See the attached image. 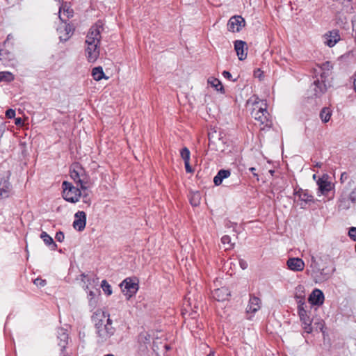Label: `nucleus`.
Here are the masks:
<instances>
[{
	"mask_svg": "<svg viewBox=\"0 0 356 356\" xmlns=\"http://www.w3.org/2000/svg\"><path fill=\"white\" fill-rule=\"evenodd\" d=\"M103 24L97 22L89 29L85 41V56L89 63H95L99 56L101 33Z\"/></svg>",
	"mask_w": 356,
	"mask_h": 356,
	"instance_id": "obj_1",
	"label": "nucleus"
},
{
	"mask_svg": "<svg viewBox=\"0 0 356 356\" xmlns=\"http://www.w3.org/2000/svg\"><path fill=\"white\" fill-rule=\"evenodd\" d=\"M93 321L97 330L99 342H106L114 335L115 329L112 325V321L110 319L108 314L97 312L94 316Z\"/></svg>",
	"mask_w": 356,
	"mask_h": 356,
	"instance_id": "obj_2",
	"label": "nucleus"
},
{
	"mask_svg": "<svg viewBox=\"0 0 356 356\" xmlns=\"http://www.w3.org/2000/svg\"><path fill=\"white\" fill-rule=\"evenodd\" d=\"M248 104H252L251 115L261 124L270 126L269 113L267 111V104L264 100L259 99L257 97H251L248 102Z\"/></svg>",
	"mask_w": 356,
	"mask_h": 356,
	"instance_id": "obj_3",
	"label": "nucleus"
},
{
	"mask_svg": "<svg viewBox=\"0 0 356 356\" xmlns=\"http://www.w3.org/2000/svg\"><path fill=\"white\" fill-rule=\"evenodd\" d=\"M70 177L83 191V202L86 203H90V199L88 198V194L85 193V191L89 188L92 185L89 175L81 166L78 164H74L70 170Z\"/></svg>",
	"mask_w": 356,
	"mask_h": 356,
	"instance_id": "obj_4",
	"label": "nucleus"
},
{
	"mask_svg": "<svg viewBox=\"0 0 356 356\" xmlns=\"http://www.w3.org/2000/svg\"><path fill=\"white\" fill-rule=\"evenodd\" d=\"M63 198L70 202H76L79 200L81 195L80 190L74 186L68 181H63Z\"/></svg>",
	"mask_w": 356,
	"mask_h": 356,
	"instance_id": "obj_5",
	"label": "nucleus"
},
{
	"mask_svg": "<svg viewBox=\"0 0 356 356\" xmlns=\"http://www.w3.org/2000/svg\"><path fill=\"white\" fill-rule=\"evenodd\" d=\"M122 292L127 299L131 298L138 290V282L131 277H127L120 284Z\"/></svg>",
	"mask_w": 356,
	"mask_h": 356,
	"instance_id": "obj_6",
	"label": "nucleus"
},
{
	"mask_svg": "<svg viewBox=\"0 0 356 356\" xmlns=\"http://www.w3.org/2000/svg\"><path fill=\"white\" fill-rule=\"evenodd\" d=\"M298 314L302 322V326L305 332L309 334L312 332V319L308 315L307 312L304 308V304L298 305Z\"/></svg>",
	"mask_w": 356,
	"mask_h": 356,
	"instance_id": "obj_7",
	"label": "nucleus"
},
{
	"mask_svg": "<svg viewBox=\"0 0 356 356\" xmlns=\"http://www.w3.org/2000/svg\"><path fill=\"white\" fill-rule=\"evenodd\" d=\"M316 183L318 186V191L323 195H327L334 188V184L330 180V177L327 174H324L320 177Z\"/></svg>",
	"mask_w": 356,
	"mask_h": 356,
	"instance_id": "obj_8",
	"label": "nucleus"
},
{
	"mask_svg": "<svg viewBox=\"0 0 356 356\" xmlns=\"http://www.w3.org/2000/svg\"><path fill=\"white\" fill-rule=\"evenodd\" d=\"M245 19L241 16H233L228 21L227 29L233 33L239 32L245 26Z\"/></svg>",
	"mask_w": 356,
	"mask_h": 356,
	"instance_id": "obj_9",
	"label": "nucleus"
},
{
	"mask_svg": "<svg viewBox=\"0 0 356 356\" xmlns=\"http://www.w3.org/2000/svg\"><path fill=\"white\" fill-rule=\"evenodd\" d=\"M86 225V214L83 211H79L74 214L73 227L79 232L83 231Z\"/></svg>",
	"mask_w": 356,
	"mask_h": 356,
	"instance_id": "obj_10",
	"label": "nucleus"
},
{
	"mask_svg": "<svg viewBox=\"0 0 356 356\" xmlns=\"http://www.w3.org/2000/svg\"><path fill=\"white\" fill-rule=\"evenodd\" d=\"M74 28L70 24L62 23L57 29L61 41H67L73 34Z\"/></svg>",
	"mask_w": 356,
	"mask_h": 356,
	"instance_id": "obj_11",
	"label": "nucleus"
},
{
	"mask_svg": "<svg viewBox=\"0 0 356 356\" xmlns=\"http://www.w3.org/2000/svg\"><path fill=\"white\" fill-rule=\"evenodd\" d=\"M324 43L330 47H334L339 40L340 35L339 31L333 30L323 35Z\"/></svg>",
	"mask_w": 356,
	"mask_h": 356,
	"instance_id": "obj_12",
	"label": "nucleus"
},
{
	"mask_svg": "<svg viewBox=\"0 0 356 356\" xmlns=\"http://www.w3.org/2000/svg\"><path fill=\"white\" fill-rule=\"evenodd\" d=\"M286 265L289 269L296 272L302 271L305 268L303 260L298 257L289 258L286 261Z\"/></svg>",
	"mask_w": 356,
	"mask_h": 356,
	"instance_id": "obj_13",
	"label": "nucleus"
},
{
	"mask_svg": "<svg viewBox=\"0 0 356 356\" xmlns=\"http://www.w3.org/2000/svg\"><path fill=\"white\" fill-rule=\"evenodd\" d=\"M234 49L240 60H243L246 58L248 47L245 42L236 40L234 42Z\"/></svg>",
	"mask_w": 356,
	"mask_h": 356,
	"instance_id": "obj_14",
	"label": "nucleus"
},
{
	"mask_svg": "<svg viewBox=\"0 0 356 356\" xmlns=\"http://www.w3.org/2000/svg\"><path fill=\"white\" fill-rule=\"evenodd\" d=\"M321 80L319 79L315 80L310 87L315 96L321 95L326 91L327 89L326 84L325 81L323 79V76H321Z\"/></svg>",
	"mask_w": 356,
	"mask_h": 356,
	"instance_id": "obj_15",
	"label": "nucleus"
},
{
	"mask_svg": "<svg viewBox=\"0 0 356 356\" xmlns=\"http://www.w3.org/2000/svg\"><path fill=\"white\" fill-rule=\"evenodd\" d=\"M261 301L255 296H252L250 298L249 303L246 308V312L248 314L253 315L261 309Z\"/></svg>",
	"mask_w": 356,
	"mask_h": 356,
	"instance_id": "obj_16",
	"label": "nucleus"
},
{
	"mask_svg": "<svg viewBox=\"0 0 356 356\" xmlns=\"http://www.w3.org/2000/svg\"><path fill=\"white\" fill-rule=\"evenodd\" d=\"M309 301L314 305H321L324 302V295L321 290L316 289L310 294Z\"/></svg>",
	"mask_w": 356,
	"mask_h": 356,
	"instance_id": "obj_17",
	"label": "nucleus"
},
{
	"mask_svg": "<svg viewBox=\"0 0 356 356\" xmlns=\"http://www.w3.org/2000/svg\"><path fill=\"white\" fill-rule=\"evenodd\" d=\"M229 296L230 291L226 287L216 289L212 292L213 298L218 301H225Z\"/></svg>",
	"mask_w": 356,
	"mask_h": 356,
	"instance_id": "obj_18",
	"label": "nucleus"
},
{
	"mask_svg": "<svg viewBox=\"0 0 356 356\" xmlns=\"http://www.w3.org/2000/svg\"><path fill=\"white\" fill-rule=\"evenodd\" d=\"M59 13V18L63 22V16H65L66 18H70L73 16L74 11L67 3H65L60 7Z\"/></svg>",
	"mask_w": 356,
	"mask_h": 356,
	"instance_id": "obj_19",
	"label": "nucleus"
},
{
	"mask_svg": "<svg viewBox=\"0 0 356 356\" xmlns=\"http://www.w3.org/2000/svg\"><path fill=\"white\" fill-rule=\"evenodd\" d=\"M231 175L229 170H220L213 178V183L216 186H220L223 179L228 178Z\"/></svg>",
	"mask_w": 356,
	"mask_h": 356,
	"instance_id": "obj_20",
	"label": "nucleus"
},
{
	"mask_svg": "<svg viewBox=\"0 0 356 356\" xmlns=\"http://www.w3.org/2000/svg\"><path fill=\"white\" fill-rule=\"evenodd\" d=\"M58 333V338L59 339L58 346H60L61 350L63 352L67 344L68 335L63 329H60Z\"/></svg>",
	"mask_w": 356,
	"mask_h": 356,
	"instance_id": "obj_21",
	"label": "nucleus"
},
{
	"mask_svg": "<svg viewBox=\"0 0 356 356\" xmlns=\"http://www.w3.org/2000/svg\"><path fill=\"white\" fill-rule=\"evenodd\" d=\"M208 84H209L211 87L215 88L217 91L220 92L221 93H225V90L223 86L220 81L215 77L211 76L207 80Z\"/></svg>",
	"mask_w": 356,
	"mask_h": 356,
	"instance_id": "obj_22",
	"label": "nucleus"
},
{
	"mask_svg": "<svg viewBox=\"0 0 356 356\" xmlns=\"http://www.w3.org/2000/svg\"><path fill=\"white\" fill-rule=\"evenodd\" d=\"M92 76L95 81H100L102 79H108V77L106 76L103 71V68L100 66L95 67L92 70Z\"/></svg>",
	"mask_w": 356,
	"mask_h": 356,
	"instance_id": "obj_23",
	"label": "nucleus"
},
{
	"mask_svg": "<svg viewBox=\"0 0 356 356\" xmlns=\"http://www.w3.org/2000/svg\"><path fill=\"white\" fill-rule=\"evenodd\" d=\"M295 195L298 197L300 200L305 203L314 202L313 196L309 195L307 191L300 189Z\"/></svg>",
	"mask_w": 356,
	"mask_h": 356,
	"instance_id": "obj_24",
	"label": "nucleus"
},
{
	"mask_svg": "<svg viewBox=\"0 0 356 356\" xmlns=\"http://www.w3.org/2000/svg\"><path fill=\"white\" fill-rule=\"evenodd\" d=\"M9 189V183L4 179L0 178V197H8Z\"/></svg>",
	"mask_w": 356,
	"mask_h": 356,
	"instance_id": "obj_25",
	"label": "nucleus"
},
{
	"mask_svg": "<svg viewBox=\"0 0 356 356\" xmlns=\"http://www.w3.org/2000/svg\"><path fill=\"white\" fill-rule=\"evenodd\" d=\"M189 200L193 207H197L200 204L201 195L199 192H193L190 194Z\"/></svg>",
	"mask_w": 356,
	"mask_h": 356,
	"instance_id": "obj_26",
	"label": "nucleus"
},
{
	"mask_svg": "<svg viewBox=\"0 0 356 356\" xmlns=\"http://www.w3.org/2000/svg\"><path fill=\"white\" fill-rule=\"evenodd\" d=\"M332 115V112L328 108H323L320 113V118L323 122H329Z\"/></svg>",
	"mask_w": 356,
	"mask_h": 356,
	"instance_id": "obj_27",
	"label": "nucleus"
},
{
	"mask_svg": "<svg viewBox=\"0 0 356 356\" xmlns=\"http://www.w3.org/2000/svg\"><path fill=\"white\" fill-rule=\"evenodd\" d=\"M40 238L47 245H52L54 247H56V244L54 242L53 238L47 232H42L40 234Z\"/></svg>",
	"mask_w": 356,
	"mask_h": 356,
	"instance_id": "obj_28",
	"label": "nucleus"
},
{
	"mask_svg": "<svg viewBox=\"0 0 356 356\" xmlns=\"http://www.w3.org/2000/svg\"><path fill=\"white\" fill-rule=\"evenodd\" d=\"M101 287L102 288L103 291L105 294L107 296H110L112 294V289L111 286L108 284V282L106 280H103L101 284Z\"/></svg>",
	"mask_w": 356,
	"mask_h": 356,
	"instance_id": "obj_29",
	"label": "nucleus"
},
{
	"mask_svg": "<svg viewBox=\"0 0 356 356\" xmlns=\"http://www.w3.org/2000/svg\"><path fill=\"white\" fill-rule=\"evenodd\" d=\"M180 155L184 162L190 161L191 153L187 147H184L181 149Z\"/></svg>",
	"mask_w": 356,
	"mask_h": 356,
	"instance_id": "obj_30",
	"label": "nucleus"
},
{
	"mask_svg": "<svg viewBox=\"0 0 356 356\" xmlns=\"http://www.w3.org/2000/svg\"><path fill=\"white\" fill-rule=\"evenodd\" d=\"M2 81H12L14 80L13 74L10 72H0Z\"/></svg>",
	"mask_w": 356,
	"mask_h": 356,
	"instance_id": "obj_31",
	"label": "nucleus"
},
{
	"mask_svg": "<svg viewBox=\"0 0 356 356\" xmlns=\"http://www.w3.org/2000/svg\"><path fill=\"white\" fill-rule=\"evenodd\" d=\"M221 242L222 244L227 245V247L225 248L226 249L232 248L234 246V244L231 243L230 237L227 235H225L221 238Z\"/></svg>",
	"mask_w": 356,
	"mask_h": 356,
	"instance_id": "obj_32",
	"label": "nucleus"
},
{
	"mask_svg": "<svg viewBox=\"0 0 356 356\" xmlns=\"http://www.w3.org/2000/svg\"><path fill=\"white\" fill-rule=\"evenodd\" d=\"M33 282L38 287H43L46 285V281L40 278L35 279Z\"/></svg>",
	"mask_w": 356,
	"mask_h": 356,
	"instance_id": "obj_33",
	"label": "nucleus"
},
{
	"mask_svg": "<svg viewBox=\"0 0 356 356\" xmlns=\"http://www.w3.org/2000/svg\"><path fill=\"white\" fill-rule=\"evenodd\" d=\"M348 235L351 239L356 241V227H352L350 228Z\"/></svg>",
	"mask_w": 356,
	"mask_h": 356,
	"instance_id": "obj_34",
	"label": "nucleus"
},
{
	"mask_svg": "<svg viewBox=\"0 0 356 356\" xmlns=\"http://www.w3.org/2000/svg\"><path fill=\"white\" fill-rule=\"evenodd\" d=\"M6 118H8L9 119L14 118L15 116V111L12 108L8 109L6 111Z\"/></svg>",
	"mask_w": 356,
	"mask_h": 356,
	"instance_id": "obj_35",
	"label": "nucleus"
},
{
	"mask_svg": "<svg viewBox=\"0 0 356 356\" xmlns=\"http://www.w3.org/2000/svg\"><path fill=\"white\" fill-rule=\"evenodd\" d=\"M56 239L58 241V242H63L64 238H65V236H64V234L63 232H58L56 234V236H55Z\"/></svg>",
	"mask_w": 356,
	"mask_h": 356,
	"instance_id": "obj_36",
	"label": "nucleus"
},
{
	"mask_svg": "<svg viewBox=\"0 0 356 356\" xmlns=\"http://www.w3.org/2000/svg\"><path fill=\"white\" fill-rule=\"evenodd\" d=\"M350 200L354 202L356 201V188H355L349 195Z\"/></svg>",
	"mask_w": 356,
	"mask_h": 356,
	"instance_id": "obj_37",
	"label": "nucleus"
},
{
	"mask_svg": "<svg viewBox=\"0 0 356 356\" xmlns=\"http://www.w3.org/2000/svg\"><path fill=\"white\" fill-rule=\"evenodd\" d=\"M96 295H97V293L95 291H93L92 290H89V293H88L89 301L92 302L96 297Z\"/></svg>",
	"mask_w": 356,
	"mask_h": 356,
	"instance_id": "obj_38",
	"label": "nucleus"
},
{
	"mask_svg": "<svg viewBox=\"0 0 356 356\" xmlns=\"http://www.w3.org/2000/svg\"><path fill=\"white\" fill-rule=\"evenodd\" d=\"M184 165H185L186 171L187 172L191 173L193 172V170L192 169V168L190 165V161L184 162Z\"/></svg>",
	"mask_w": 356,
	"mask_h": 356,
	"instance_id": "obj_39",
	"label": "nucleus"
},
{
	"mask_svg": "<svg viewBox=\"0 0 356 356\" xmlns=\"http://www.w3.org/2000/svg\"><path fill=\"white\" fill-rule=\"evenodd\" d=\"M239 264H240L241 268L242 269H243V270H244V269H246V268H247V267H248V264H247V262H246L245 261H244V260L241 259V260L239 261Z\"/></svg>",
	"mask_w": 356,
	"mask_h": 356,
	"instance_id": "obj_40",
	"label": "nucleus"
},
{
	"mask_svg": "<svg viewBox=\"0 0 356 356\" xmlns=\"http://www.w3.org/2000/svg\"><path fill=\"white\" fill-rule=\"evenodd\" d=\"M348 174L346 172H343L341 175V177H340V181L341 183H343L347 179H348Z\"/></svg>",
	"mask_w": 356,
	"mask_h": 356,
	"instance_id": "obj_41",
	"label": "nucleus"
},
{
	"mask_svg": "<svg viewBox=\"0 0 356 356\" xmlns=\"http://www.w3.org/2000/svg\"><path fill=\"white\" fill-rule=\"evenodd\" d=\"M222 75L225 79H231L232 74L228 71H223Z\"/></svg>",
	"mask_w": 356,
	"mask_h": 356,
	"instance_id": "obj_42",
	"label": "nucleus"
},
{
	"mask_svg": "<svg viewBox=\"0 0 356 356\" xmlns=\"http://www.w3.org/2000/svg\"><path fill=\"white\" fill-rule=\"evenodd\" d=\"M15 124L17 126H21L23 124V122L21 118H17L15 119Z\"/></svg>",
	"mask_w": 356,
	"mask_h": 356,
	"instance_id": "obj_43",
	"label": "nucleus"
},
{
	"mask_svg": "<svg viewBox=\"0 0 356 356\" xmlns=\"http://www.w3.org/2000/svg\"><path fill=\"white\" fill-rule=\"evenodd\" d=\"M249 170H250V172H252V174H253V175H254V177H258L257 174V173H255V170H256L255 168L252 167V168H250Z\"/></svg>",
	"mask_w": 356,
	"mask_h": 356,
	"instance_id": "obj_44",
	"label": "nucleus"
},
{
	"mask_svg": "<svg viewBox=\"0 0 356 356\" xmlns=\"http://www.w3.org/2000/svg\"><path fill=\"white\" fill-rule=\"evenodd\" d=\"M323 165V163H321V162H316L315 164H314V167L316 168H321Z\"/></svg>",
	"mask_w": 356,
	"mask_h": 356,
	"instance_id": "obj_45",
	"label": "nucleus"
},
{
	"mask_svg": "<svg viewBox=\"0 0 356 356\" xmlns=\"http://www.w3.org/2000/svg\"><path fill=\"white\" fill-rule=\"evenodd\" d=\"M342 204H343V201L341 200L340 203L339 204V208L343 209L348 208V207H344Z\"/></svg>",
	"mask_w": 356,
	"mask_h": 356,
	"instance_id": "obj_46",
	"label": "nucleus"
},
{
	"mask_svg": "<svg viewBox=\"0 0 356 356\" xmlns=\"http://www.w3.org/2000/svg\"><path fill=\"white\" fill-rule=\"evenodd\" d=\"M311 261H312L311 266H312L314 264H316V258L314 256L312 257Z\"/></svg>",
	"mask_w": 356,
	"mask_h": 356,
	"instance_id": "obj_47",
	"label": "nucleus"
},
{
	"mask_svg": "<svg viewBox=\"0 0 356 356\" xmlns=\"http://www.w3.org/2000/svg\"><path fill=\"white\" fill-rule=\"evenodd\" d=\"M354 89L356 92V73H355V79H354Z\"/></svg>",
	"mask_w": 356,
	"mask_h": 356,
	"instance_id": "obj_48",
	"label": "nucleus"
},
{
	"mask_svg": "<svg viewBox=\"0 0 356 356\" xmlns=\"http://www.w3.org/2000/svg\"><path fill=\"white\" fill-rule=\"evenodd\" d=\"M298 289L299 290H302V289H303V286H298Z\"/></svg>",
	"mask_w": 356,
	"mask_h": 356,
	"instance_id": "obj_49",
	"label": "nucleus"
},
{
	"mask_svg": "<svg viewBox=\"0 0 356 356\" xmlns=\"http://www.w3.org/2000/svg\"><path fill=\"white\" fill-rule=\"evenodd\" d=\"M316 177H316V175H315V174H314V175H313V179H316Z\"/></svg>",
	"mask_w": 356,
	"mask_h": 356,
	"instance_id": "obj_50",
	"label": "nucleus"
},
{
	"mask_svg": "<svg viewBox=\"0 0 356 356\" xmlns=\"http://www.w3.org/2000/svg\"><path fill=\"white\" fill-rule=\"evenodd\" d=\"M86 290H89V286H88V285H87V286H86Z\"/></svg>",
	"mask_w": 356,
	"mask_h": 356,
	"instance_id": "obj_51",
	"label": "nucleus"
},
{
	"mask_svg": "<svg viewBox=\"0 0 356 356\" xmlns=\"http://www.w3.org/2000/svg\"><path fill=\"white\" fill-rule=\"evenodd\" d=\"M91 281H92V282H94V283L95 282V279L91 280Z\"/></svg>",
	"mask_w": 356,
	"mask_h": 356,
	"instance_id": "obj_52",
	"label": "nucleus"
},
{
	"mask_svg": "<svg viewBox=\"0 0 356 356\" xmlns=\"http://www.w3.org/2000/svg\"><path fill=\"white\" fill-rule=\"evenodd\" d=\"M106 356H114L113 355H111V354H108Z\"/></svg>",
	"mask_w": 356,
	"mask_h": 356,
	"instance_id": "obj_53",
	"label": "nucleus"
},
{
	"mask_svg": "<svg viewBox=\"0 0 356 356\" xmlns=\"http://www.w3.org/2000/svg\"><path fill=\"white\" fill-rule=\"evenodd\" d=\"M1 136H2V134H0V137H1Z\"/></svg>",
	"mask_w": 356,
	"mask_h": 356,
	"instance_id": "obj_54",
	"label": "nucleus"
}]
</instances>
